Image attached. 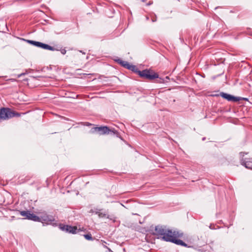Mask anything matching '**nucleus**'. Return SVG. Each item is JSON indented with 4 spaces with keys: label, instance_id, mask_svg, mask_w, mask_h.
<instances>
[{
    "label": "nucleus",
    "instance_id": "obj_4",
    "mask_svg": "<svg viewBox=\"0 0 252 252\" xmlns=\"http://www.w3.org/2000/svg\"><path fill=\"white\" fill-rule=\"evenodd\" d=\"M214 96H220L223 98L230 102H236L239 101L240 100H245L249 102L248 98L235 96L231 94L224 92H220L219 94H216L214 95Z\"/></svg>",
    "mask_w": 252,
    "mask_h": 252
},
{
    "label": "nucleus",
    "instance_id": "obj_34",
    "mask_svg": "<svg viewBox=\"0 0 252 252\" xmlns=\"http://www.w3.org/2000/svg\"><path fill=\"white\" fill-rule=\"evenodd\" d=\"M210 228L211 229H213L212 226H211V225H210Z\"/></svg>",
    "mask_w": 252,
    "mask_h": 252
},
{
    "label": "nucleus",
    "instance_id": "obj_11",
    "mask_svg": "<svg viewBox=\"0 0 252 252\" xmlns=\"http://www.w3.org/2000/svg\"><path fill=\"white\" fill-rule=\"evenodd\" d=\"M80 230V229H78L76 226H71L70 225H68L66 232L75 234L79 233Z\"/></svg>",
    "mask_w": 252,
    "mask_h": 252
},
{
    "label": "nucleus",
    "instance_id": "obj_27",
    "mask_svg": "<svg viewBox=\"0 0 252 252\" xmlns=\"http://www.w3.org/2000/svg\"><path fill=\"white\" fill-rule=\"evenodd\" d=\"M79 229H80V230H79V232L82 231H85L86 230L84 228V227L79 228Z\"/></svg>",
    "mask_w": 252,
    "mask_h": 252
},
{
    "label": "nucleus",
    "instance_id": "obj_20",
    "mask_svg": "<svg viewBox=\"0 0 252 252\" xmlns=\"http://www.w3.org/2000/svg\"><path fill=\"white\" fill-rule=\"evenodd\" d=\"M103 209H98V208H94V209H91L89 211V213H94L95 214V212L96 211H103Z\"/></svg>",
    "mask_w": 252,
    "mask_h": 252
},
{
    "label": "nucleus",
    "instance_id": "obj_15",
    "mask_svg": "<svg viewBox=\"0 0 252 252\" xmlns=\"http://www.w3.org/2000/svg\"><path fill=\"white\" fill-rule=\"evenodd\" d=\"M9 114L10 116L9 117V119L15 117H20L21 116V114H24V113H20L16 111H14L11 109V110L9 111Z\"/></svg>",
    "mask_w": 252,
    "mask_h": 252
},
{
    "label": "nucleus",
    "instance_id": "obj_21",
    "mask_svg": "<svg viewBox=\"0 0 252 252\" xmlns=\"http://www.w3.org/2000/svg\"><path fill=\"white\" fill-rule=\"evenodd\" d=\"M81 125L84 126H94V124H91L89 122H81Z\"/></svg>",
    "mask_w": 252,
    "mask_h": 252
},
{
    "label": "nucleus",
    "instance_id": "obj_6",
    "mask_svg": "<svg viewBox=\"0 0 252 252\" xmlns=\"http://www.w3.org/2000/svg\"><path fill=\"white\" fill-rule=\"evenodd\" d=\"M16 211L18 212V213L23 217V219H26L35 222L39 220V217L37 216L30 210L20 211L16 210Z\"/></svg>",
    "mask_w": 252,
    "mask_h": 252
},
{
    "label": "nucleus",
    "instance_id": "obj_7",
    "mask_svg": "<svg viewBox=\"0 0 252 252\" xmlns=\"http://www.w3.org/2000/svg\"><path fill=\"white\" fill-rule=\"evenodd\" d=\"M36 222H41L43 224L52 225L54 226H57V223L54 216L45 214L39 217V220Z\"/></svg>",
    "mask_w": 252,
    "mask_h": 252
},
{
    "label": "nucleus",
    "instance_id": "obj_26",
    "mask_svg": "<svg viewBox=\"0 0 252 252\" xmlns=\"http://www.w3.org/2000/svg\"><path fill=\"white\" fill-rule=\"evenodd\" d=\"M153 1H150L148 3H147V5L148 6H149L150 5H151L152 4H153Z\"/></svg>",
    "mask_w": 252,
    "mask_h": 252
},
{
    "label": "nucleus",
    "instance_id": "obj_19",
    "mask_svg": "<svg viewBox=\"0 0 252 252\" xmlns=\"http://www.w3.org/2000/svg\"><path fill=\"white\" fill-rule=\"evenodd\" d=\"M83 236L84 238L87 240L92 241L94 240V238H93L92 234L90 233L86 234H84Z\"/></svg>",
    "mask_w": 252,
    "mask_h": 252
},
{
    "label": "nucleus",
    "instance_id": "obj_33",
    "mask_svg": "<svg viewBox=\"0 0 252 252\" xmlns=\"http://www.w3.org/2000/svg\"><path fill=\"white\" fill-rule=\"evenodd\" d=\"M156 21V19H155H155H152V21L153 22H155Z\"/></svg>",
    "mask_w": 252,
    "mask_h": 252
},
{
    "label": "nucleus",
    "instance_id": "obj_25",
    "mask_svg": "<svg viewBox=\"0 0 252 252\" xmlns=\"http://www.w3.org/2000/svg\"><path fill=\"white\" fill-rule=\"evenodd\" d=\"M206 244H207V241H204L203 243H200V244H199V245H200V246H199V247H201V246H204V245H205Z\"/></svg>",
    "mask_w": 252,
    "mask_h": 252
},
{
    "label": "nucleus",
    "instance_id": "obj_5",
    "mask_svg": "<svg viewBox=\"0 0 252 252\" xmlns=\"http://www.w3.org/2000/svg\"><path fill=\"white\" fill-rule=\"evenodd\" d=\"M109 127L106 126H98L96 125H94L89 131V133L91 134L98 133L99 135L109 134Z\"/></svg>",
    "mask_w": 252,
    "mask_h": 252
},
{
    "label": "nucleus",
    "instance_id": "obj_24",
    "mask_svg": "<svg viewBox=\"0 0 252 252\" xmlns=\"http://www.w3.org/2000/svg\"><path fill=\"white\" fill-rule=\"evenodd\" d=\"M70 9H71L72 11L74 12H77L78 11V9L76 8H72V6H71V5L70 6V7H69Z\"/></svg>",
    "mask_w": 252,
    "mask_h": 252
},
{
    "label": "nucleus",
    "instance_id": "obj_1",
    "mask_svg": "<svg viewBox=\"0 0 252 252\" xmlns=\"http://www.w3.org/2000/svg\"><path fill=\"white\" fill-rule=\"evenodd\" d=\"M128 69L137 74L142 79L150 81L157 79L156 82L157 83H164L165 82L164 78L159 77L158 73L151 68H147L141 71L136 65L131 64Z\"/></svg>",
    "mask_w": 252,
    "mask_h": 252
},
{
    "label": "nucleus",
    "instance_id": "obj_12",
    "mask_svg": "<svg viewBox=\"0 0 252 252\" xmlns=\"http://www.w3.org/2000/svg\"><path fill=\"white\" fill-rule=\"evenodd\" d=\"M116 62H117L118 64L121 65L123 67L128 69L129 66H130L131 64H130L128 62L125 61H123L122 60L119 59L115 60Z\"/></svg>",
    "mask_w": 252,
    "mask_h": 252
},
{
    "label": "nucleus",
    "instance_id": "obj_16",
    "mask_svg": "<svg viewBox=\"0 0 252 252\" xmlns=\"http://www.w3.org/2000/svg\"><path fill=\"white\" fill-rule=\"evenodd\" d=\"M102 211H96L95 214L98 215L99 218H106L107 212L106 211L102 212Z\"/></svg>",
    "mask_w": 252,
    "mask_h": 252
},
{
    "label": "nucleus",
    "instance_id": "obj_10",
    "mask_svg": "<svg viewBox=\"0 0 252 252\" xmlns=\"http://www.w3.org/2000/svg\"><path fill=\"white\" fill-rule=\"evenodd\" d=\"M241 164L246 168L252 169V158H246L240 159Z\"/></svg>",
    "mask_w": 252,
    "mask_h": 252
},
{
    "label": "nucleus",
    "instance_id": "obj_13",
    "mask_svg": "<svg viewBox=\"0 0 252 252\" xmlns=\"http://www.w3.org/2000/svg\"><path fill=\"white\" fill-rule=\"evenodd\" d=\"M106 218L108 219L109 220H111L113 222H117L119 224L120 223V221H118V218L115 216L114 215H108L107 213Z\"/></svg>",
    "mask_w": 252,
    "mask_h": 252
},
{
    "label": "nucleus",
    "instance_id": "obj_14",
    "mask_svg": "<svg viewBox=\"0 0 252 252\" xmlns=\"http://www.w3.org/2000/svg\"><path fill=\"white\" fill-rule=\"evenodd\" d=\"M109 130H110V131H109V134H110L115 135L116 136V137H119V138H121V139H122V138L121 137L120 133L117 130H116L115 129V128H114V127L110 128L109 127Z\"/></svg>",
    "mask_w": 252,
    "mask_h": 252
},
{
    "label": "nucleus",
    "instance_id": "obj_31",
    "mask_svg": "<svg viewBox=\"0 0 252 252\" xmlns=\"http://www.w3.org/2000/svg\"><path fill=\"white\" fill-rule=\"evenodd\" d=\"M205 139H206V137H203L202 139V141H204V140H205Z\"/></svg>",
    "mask_w": 252,
    "mask_h": 252
},
{
    "label": "nucleus",
    "instance_id": "obj_29",
    "mask_svg": "<svg viewBox=\"0 0 252 252\" xmlns=\"http://www.w3.org/2000/svg\"><path fill=\"white\" fill-rule=\"evenodd\" d=\"M103 246L104 248L107 249L108 250V248H109L108 247H107L106 245L103 244Z\"/></svg>",
    "mask_w": 252,
    "mask_h": 252
},
{
    "label": "nucleus",
    "instance_id": "obj_30",
    "mask_svg": "<svg viewBox=\"0 0 252 252\" xmlns=\"http://www.w3.org/2000/svg\"><path fill=\"white\" fill-rule=\"evenodd\" d=\"M108 251L109 252H113L110 248H108Z\"/></svg>",
    "mask_w": 252,
    "mask_h": 252
},
{
    "label": "nucleus",
    "instance_id": "obj_8",
    "mask_svg": "<svg viewBox=\"0 0 252 252\" xmlns=\"http://www.w3.org/2000/svg\"><path fill=\"white\" fill-rule=\"evenodd\" d=\"M11 109L8 107H1L0 108V120H5L9 119V117L10 116L9 114V111Z\"/></svg>",
    "mask_w": 252,
    "mask_h": 252
},
{
    "label": "nucleus",
    "instance_id": "obj_22",
    "mask_svg": "<svg viewBox=\"0 0 252 252\" xmlns=\"http://www.w3.org/2000/svg\"><path fill=\"white\" fill-rule=\"evenodd\" d=\"M248 154V153H247V152H240L239 153L240 156V159H242L243 158H244L245 155H247Z\"/></svg>",
    "mask_w": 252,
    "mask_h": 252
},
{
    "label": "nucleus",
    "instance_id": "obj_9",
    "mask_svg": "<svg viewBox=\"0 0 252 252\" xmlns=\"http://www.w3.org/2000/svg\"><path fill=\"white\" fill-rule=\"evenodd\" d=\"M33 46H36L37 47H39L43 49L50 50L53 51L54 49L53 48V46H51L48 44L39 42L34 41L33 42Z\"/></svg>",
    "mask_w": 252,
    "mask_h": 252
},
{
    "label": "nucleus",
    "instance_id": "obj_28",
    "mask_svg": "<svg viewBox=\"0 0 252 252\" xmlns=\"http://www.w3.org/2000/svg\"><path fill=\"white\" fill-rule=\"evenodd\" d=\"M25 74H26V73H21V74H19V75H18V77H21V76H23V75H24Z\"/></svg>",
    "mask_w": 252,
    "mask_h": 252
},
{
    "label": "nucleus",
    "instance_id": "obj_32",
    "mask_svg": "<svg viewBox=\"0 0 252 252\" xmlns=\"http://www.w3.org/2000/svg\"><path fill=\"white\" fill-rule=\"evenodd\" d=\"M165 79H169V77L168 76H166V77H165Z\"/></svg>",
    "mask_w": 252,
    "mask_h": 252
},
{
    "label": "nucleus",
    "instance_id": "obj_2",
    "mask_svg": "<svg viewBox=\"0 0 252 252\" xmlns=\"http://www.w3.org/2000/svg\"><path fill=\"white\" fill-rule=\"evenodd\" d=\"M168 232L167 235H166V237L164 236V238L167 242H171L177 245L186 248H193V246L188 245L183 241L179 239L183 237V232L177 230L172 231L171 229H170V231Z\"/></svg>",
    "mask_w": 252,
    "mask_h": 252
},
{
    "label": "nucleus",
    "instance_id": "obj_18",
    "mask_svg": "<svg viewBox=\"0 0 252 252\" xmlns=\"http://www.w3.org/2000/svg\"><path fill=\"white\" fill-rule=\"evenodd\" d=\"M68 224H65L63 223H59L58 225L57 224V226H58L59 228L62 231H64L66 232V229L67 228Z\"/></svg>",
    "mask_w": 252,
    "mask_h": 252
},
{
    "label": "nucleus",
    "instance_id": "obj_3",
    "mask_svg": "<svg viewBox=\"0 0 252 252\" xmlns=\"http://www.w3.org/2000/svg\"><path fill=\"white\" fill-rule=\"evenodd\" d=\"M165 228L166 226H165L158 225L155 227L154 229H152V228H153V227L151 226L150 231H152L151 233L153 235L157 236V238L167 242L164 238V236L166 237V235H167L169 232L168 231H170V229H166Z\"/></svg>",
    "mask_w": 252,
    "mask_h": 252
},
{
    "label": "nucleus",
    "instance_id": "obj_23",
    "mask_svg": "<svg viewBox=\"0 0 252 252\" xmlns=\"http://www.w3.org/2000/svg\"><path fill=\"white\" fill-rule=\"evenodd\" d=\"M22 39L23 40L26 41L27 42L29 43V44L33 45V42H34V40H28V39H24L23 38H22Z\"/></svg>",
    "mask_w": 252,
    "mask_h": 252
},
{
    "label": "nucleus",
    "instance_id": "obj_17",
    "mask_svg": "<svg viewBox=\"0 0 252 252\" xmlns=\"http://www.w3.org/2000/svg\"><path fill=\"white\" fill-rule=\"evenodd\" d=\"M53 48L54 49V51H60L63 55H64L66 53V50L65 48H62V47L57 45L56 46V47H53Z\"/></svg>",
    "mask_w": 252,
    "mask_h": 252
}]
</instances>
